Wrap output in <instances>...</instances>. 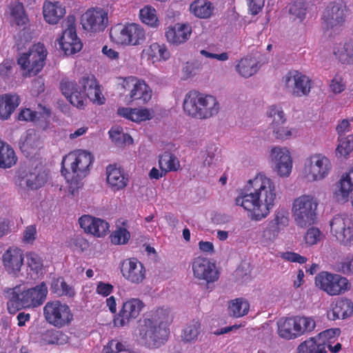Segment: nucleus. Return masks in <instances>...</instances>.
<instances>
[{
    "label": "nucleus",
    "mask_w": 353,
    "mask_h": 353,
    "mask_svg": "<svg viewBox=\"0 0 353 353\" xmlns=\"http://www.w3.org/2000/svg\"><path fill=\"white\" fill-rule=\"evenodd\" d=\"M283 79L288 92L294 97L307 96L310 92V79L297 70L288 72Z\"/></svg>",
    "instance_id": "ddd939ff"
},
{
    "label": "nucleus",
    "mask_w": 353,
    "mask_h": 353,
    "mask_svg": "<svg viewBox=\"0 0 353 353\" xmlns=\"http://www.w3.org/2000/svg\"><path fill=\"white\" fill-rule=\"evenodd\" d=\"M19 179H20V185H26L31 190H37L43 185L46 182V175L41 173L36 168L34 171H21L18 172Z\"/></svg>",
    "instance_id": "5701e85b"
},
{
    "label": "nucleus",
    "mask_w": 353,
    "mask_h": 353,
    "mask_svg": "<svg viewBox=\"0 0 353 353\" xmlns=\"http://www.w3.org/2000/svg\"><path fill=\"white\" fill-rule=\"evenodd\" d=\"M278 332L280 336L286 339L297 337L295 332V317L281 319L277 322Z\"/></svg>",
    "instance_id": "58836bf2"
},
{
    "label": "nucleus",
    "mask_w": 353,
    "mask_h": 353,
    "mask_svg": "<svg viewBox=\"0 0 353 353\" xmlns=\"http://www.w3.org/2000/svg\"><path fill=\"white\" fill-rule=\"evenodd\" d=\"M47 292V286L44 282L23 291H21L20 286L8 289V310L9 313L14 314L21 308L38 307L45 301Z\"/></svg>",
    "instance_id": "20e7f679"
},
{
    "label": "nucleus",
    "mask_w": 353,
    "mask_h": 353,
    "mask_svg": "<svg viewBox=\"0 0 353 353\" xmlns=\"http://www.w3.org/2000/svg\"><path fill=\"white\" fill-rule=\"evenodd\" d=\"M14 63L6 59L0 64V76L3 79H8L12 72Z\"/></svg>",
    "instance_id": "69168bd1"
},
{
    "label": "nucleus",
    "mask_w": 353,
    "mask_h": 353,
    "mask_svg": "<svg viewBox=\"0 0 353 353\" xmlns=\"http://www.w3.org/2000/svg\"><path fill=\"white\" fill-rule=\"evenodd\" d=\"M27 262L29 268L35 273L37 274L41 270L43 263L41 257L37 254L34 252L28 254Z\"/></svg>",
    "instance_id": "4d7b16f0"
},
{
    "label": "nucleus",
    "mask_w": 353,
    "mask_h": 353,
    "mask_svg": "<svg viewBox=\"0 0 353 353\" xmlns=\"http://www.w3.org/2000/svg\"><path fill=\"white\" fill-rule=\"evenodd\" d=\"M44 21L50 25H57L65 17L66 8L58 1L45 0L42 6Z\"/></svg>",
    "instance_id": "6ab92c4d"
},
{
    "label": "nucleus",
    "mask_w": 353,
    "mask_h": 353,
    "mask_svg": "<svg viewBox=\"0 0 353 353\" xmlns=\"http://www.w3.org/2000/svg\"><path fill=\"white\" fill-rule=\"evenodd\" d=\"M19 97L16 94H4L0 96V118L8 119L19 105Z\"/></svg>",
    "instance_id": "7c9ffc66"
},
{
    "label": "nucleus",
    "mask_w": 353,
    "mask_h": 353,
    "mask_svg": "<svg viewBox=\"0 0 353 353\" xmlns=\"http://www.w3.org/2000/svg\"><path fill=\"white\" fill-rule=\"evenodd\" d=\"M50 290L58 296H72L74 294L73 289L65 282L62 277L52 279Z\"/></svg>",
    "instance_id": "37998d69"
},
{
    "label": "nucleus",
    "mask_w": 353,
    "mask_h": 353,
    "mask_svg": "<svg viewBox=\"0 0 353 353\" xmlns=\"http://www.w3.org/2000/svg\"><path fill=\"white\" fill-rule=\"evenodd\" d=\"M80 24L87 36L95 37L103 32L108 26V13L100 7L90 8L81 14Z\"/></svg>",
    "instance_id": "6e6552de"
},
{
    "label": "nucleus",
    "mask_w": 353,
    "mask_h": 353,
    "mask_svg": "<svg viewBox=\"0 0 353 353\" xmlns=\"http://www.w3.org/2000/svg\"><path fill=\"white\" fill-rule=\"evenodd\" d=\"M268 116L272 118L271 123L272 129L282 125L285 122L283 110L276 107H272L268 112Z\"/></svg>",
    "instance_id": "864d4df0"
},
{
    "label": "nucleus",
    "mask_w": 353,
    "mask_h": 353,
    "mask_svg": "<svg viewBox=\"0 0 353 353\" xmlns=\"http://www.w3.org/2000/svg\"><path fill=\"white\" fill-rule=\"evenodd\" d=\"M123 86L124 88H130L132 86L130 94L132 101L141 100L145 103L151 99V92L148 90V87L143 82H137L135 79H132L130 81L125 80Z\"/></svg>",
    "instance_id": "cd10ccee"
},
{
    "label": "nucleus",
    "mask_w": 353,
    "mask_h": 353,
    "mask_svg": "<svg viewBox=\"0 0 353 353\" xmlns=\"http://www.w3.org/2000/svg\"><path fill=\"white\" fill-rule=\"evenodd\" d=\"M3 266L8 274L17 275L23 265V254L18 248H8L2 256Z\"/></svg>",
    "instance_id": "4be33fe9"
},
{
    "label": "nucleus",
    "mask_w": 353,
    "mask_h": 353,
    "mask_svg": "<svg viewBox=\"0 0 353 353\" xmlns=\"http://www.w3.org/2000/svg\"><path fill=\"white\" fill-rule=\"evenodd\" d=\"M339 241L345 245H350L353 243V219L351 217H350L344 234Z\"/></svg>",
    "instance_id": "052dcab7"
},
{
    "label": "nucleus",
    "mask_w": 353,
    "mask_h": 353,
    "mask_svg": "<svg viewBox=\"0 0 353 353\" xmlns=\"http://www.w3.org/2000/svg\"><path fill=\"white\" fill-rule=\"evenodd\" d=\"M192 270L196 278L203 279L208 283L214 282L219 278V273L214 263L205 258H196L192 263Z\"/></svg>",
    "instance_id": "a211bd4d"
},
{
    "label": "nucleus",
    "mask_w": 353,
    "mask_h": 353,
    "mask_svg": "<svg viewBox=\"0 0 353 353\" xmlns=\"http://www.w3.org/2000/svg\"><path fill=\"white\" fill-rule=\"evenodd\" d=\"M200 92L196 90H192L188 92L183 101V110L188 115L201 119L203 116L201 110Z\"/></svg>",
    "instance_id": "c85d7f7f"
},
{
    "label": "nucleus",
    "mask_w": 353,
    "mask_h": 353,
    "mask_svg": "<svg viewBox=\"0 0 353 353\" xmlns=\"http://www.w3.org/2000/svg\"><path fill=\"white\" fill-rule=\"evenodd\" d=\"M248 9L252 15H256L263 9L265 0H246Z\"/></svg>",
    "instance_id": "680f3d73"
},
{
    "label": "nucleus",
    "mask_w": 353,
    "mask_h": 353,
    "mask_svg": "<svg viewBox=\"0 0 353 353\" xmlns=\"http://www.w3.org/2000/svg\"><path fill=\"white\" fill-rule=\"evenodd\" d=\"M201 110L203 113L201 119L210 118L216 114L219 110V104L216 98L212 95L200 93Z\"/></svg>",
    "instance_id": "c9c22d12"
},
{
    "label": "nucleus",
    "mask_w": 353,
    "mask_h": 353,
    "mask_svg": "<svg viewBox=\"0 0 353 353\" xmlns=\"http://www.w3.org/2000/svg\"><path fill=\"white\" fill-rule=\"evenodd\" d=\"M321 236L322 234L317 228L312 227L307 230L304 239L306 244L313 245L321 241Z\"/></svg>",
    "instance_id": "5fc2aeb1"
},
{
    "label": "nucleus",
    "mask_w": 353,
    "mask_h": 353,
    "mask_svg": "<svg viewBox=\"0 0 353 353\" xmlns=\"http://www.w3.org/2000/svg\"><path fill=\"white\" fill-rule=\"evenodd\" d=\"M314 321L309 317H295V332L296 334L300 336L305 332H310L315 327Z\"/></svg>",
    "instance_id": "c03bdc74"
},
{
    "label": "nucleus",
    "mask_w": 353,
    "mask_h": 353,
    "mask_svg": "<svg viewBox=\"0 0 353 353\" xmlns=\"http://www.w3.org/2000/svg\"><path fill=\"white\" fill-rule=\"evenodd\" d=\"M40 144V137L34 129H28L21 135L19 141L20 150L26 157L38 149Z\"/></svg>",
    "instance_id": "bb28decb"
},
{
    "label": "nucleus",
    "mask_w": 353,
    "mask_h": 353,
    "mask_svg": "<svg viewBox=\"0 0 353 353\" xmlns=\"http://www.w3.org/2000/svg\"><path fill=\"white\" fill-rule=\"evenodd\" d=\"M110 137L116 144H120L124 141L125 134L119 127L112 128L109 131Z\"/></svg>",
    "instance_id": "774afa93"
},
{
    "label": "nucleus",
    "mask_w": 353,
    "mask_h": 353,
    "mask_svg": "<svg viewBox=\"0 0 353 353\" xmlns=\"http://www.w3.org/2000/svg\"><path fill=\"white\" fill-rule=\"evenodd\" d=\"M353 312V303L347 299H339L334 303L332 312L327 313V318L334 321L337 319H344Z\"/></svg>",
    "instance_id": "c756f323"
},
{
    "label": "nucleus",
    "mask_w": 353,
    "mask_h": 353,
    "mask_svg": "<svg viewBox=\"0 0 353 353\" xmlns=\"http://www.w3.org/2000/svg\"><path fill=\"white\" fill-rule=\"evenodd\" d=\"M139 17L141 23L152 28H158L161 22L157 10L151 5H145L139 10Z\"/></svg>",
    "instance_id": "72a5a7b5"
},
{
    "label": "nucleus",
    "mask_w": 353,
    "mask_h": 353,
    "mask_svg": "<svg viewBox=\"0 0 353 353\" xmlns=\"http://www.w3.org/2000/svg\"><path fill=\"white\" fill-rule=\"evenodd\" d=\"M92 234L101 237L104 236L109 231V223L101 219L94 218Z\"/></svg>",
    "instance_id": "3c124183"
},
{
    "label": "nucleus",
    "mask_w": 353,
    "mask_h": 353,
    "mask_svg": "<svg viewBox=\"0 0 353 353\" xmlns=\"http://www.w3.org/2000/svg\"><path fill=\"white\" fill-rule=\"evenodd\" d=\"M317 200L310 195H302L293 202L292 212L296 224L301 228L313 225L316 219Z\"/></svg>",
    "instance_id": "0eeeda50"
},
{
    "label": "nucleus",
    "mask_w": 353,
    "mask_h": 353,
    "mask_svg": "<svg viewBox=\"0 0 353 353\" xmlns=\"http://www.w3.org/2000/svg\"><path fill=\"white\" fill-rule=\"evenodd\" d=\"M66 28L61 34L57 35L56 42L58 44H82L81 39L78 37L74 16L66 18Z\"/></svg>",
    "instance_id": "b1692460"
},
{
    "label": "nucleus",
    "mask_w": 353,
    "mask_h": 353,
    "mask_svg": "<svg viewBox=\"0 0 353 353\" xmlns=\"http://www.w3.org/2000/svg\"><path fill=\"white\" fill-rule=\"evenodd\" d=\"M317 337H311L310 339L301 343L297 347L298 353H313L316 349Z\"/></svg>",
    "instance_id": "13d9d810"
},
{
    "label": "nucleus",
    "mask_w": 353,
    "mask_h": 353,
    "mask_svg": "<svg viewBox=\"0 0 353 353\" xmlns=\"http://www.w3.org/2000/svg\"><path fill=\"white\" fill-rule=\"evenodd\" d=\"M120 269L123 276L132 283L139 284L145 279V268L135 258L123 260L120 264Z\"/></svg>",
    "instance_id": "dca6fc26"
},
{
    "label": "nucleus",
    "mask_w": 353,
    "mask_h": 353,
    "mask_svg": "<svg viewBox=\"0 0 353 353\" xmlns=\"http://www.w3.org/2000/svg\"><path fill=\"white\" fill-rule=\"evenodd\" d=\"M336 271L346 275H353V256H347L334 265Z\"/></svg>",
    "instance_id": "8fccbe9b"
},
{
    "label": "nucleus",
    "mask_w": 353,
    "mask_h": 353,
    "mask_svg": "<svg viewBox=\"0 0 353 353\" xmlns=\"http://www.w3.org/2000/svg\"><path fill=\"white\" fill-rule=\"evenodd\" d=\"M92 160L91 154L85 151L79 152L77 155L70 154L62 160L61 174L67 180L77 181L86 176Z\"/></svg>",
    "instance_id": "39448f33"
},
{
    "label": "nucleus",
    "mask_w": 353,
    "mask_h": 353,
    "mask_svg": "<svg viewBox=\"0 0 353 353\" xmlns=\"http://www.w3.org/2000/svg\"><path fill=\"white\" fill-rule=\"evenodd\" d=\"M268 60L269 57L266 54L247 56L239 61L236 69L241 76L248 78L256 74L263 64L268 62Z\"/></svg>",
    "instance_id": "f3484780"
},
{
    "label": "nucleus",
    "mask_w": 353,
    "mask_h": 353,
    "mask_svg": "<svg viewBox=\"0 0 353 353\" xmlns=\"http://www.w3.org/2000/svg\"><path fill=\"white\" fill-rule=\"evenodd\" d=\"M170 321V311L159 308L143 316L138 321L137 338L140 344L150 349L163 345L169 336L167 323Z\"/></svg>",
    "instance_id": "f03ea898"
},
{
    "label": "nucleus",
    "mask_w": 353,
    "mask_h": 353,
    "mask_svg": "<svg viewBox=\"0 0 353 353\" xmlns=\"http://www.w3.org/2000/svg\"><path fill=\"white\" fill-rule=\"evenodd\" d=\"M191 34V27L188 24L176 23L168 27L165 37L170 43H183L188 41Z\"/></svg>",
    "instance_id": "a878e982"
},
{
    "label": "nucleus",
    "mask_w": 353,
    "mask_h": 353,
    "mask_svg": "<svg viewBox=\"0 0 353 353\" xmlns=\"http://www.w3.org/2000/svg\"><path fill=\"white\" fill-rule=\"evenodd\" d=\"M8 16L12 25L23 26L26 25L29 21L23 3L18 1H14L10 5L8 8Z\"/></svg>",
    "instance_id": "2f4dec72"
},
{
    "label": "nucleus",
    "mask_w": 353,
    "mask_h": 353,
    "mask_svg": "<svg viewBox=\"0 0 353 353\" xmlns=\"http://www.w3.org/2000/svg\"><path fill=\"white\" fill-rule=\"evenodd\" d=\"M345 88V85L343 83L342 78L336 75L331 81L330 89L335 94H339Z\"/></svg>",
    "instance_id": "338daca9"
},
{
    "label": "nucleus",
    "mask_w": 353,
    "mask_h": 353,
    "mask_svg": "<svg viewBox=\"0 0 353 353\" xmlns=\"http://www.w3.org/2000/svg\"><path fill=\"white\" fill-rule=\"evenodd\" d=\"M315 284L328 294L334 296L347 290L349 283L341 275L321 272L315 276Z\"/></svg>",
    "instance_id": "f8f14e48"
},
{
    "label": "nucleus",
    "mask_w": 353,
    "mask_h": 353,
    "mask_svg": "<svg viewBox=\"0 0 353 353\" xmlns=\"http://www.w3.org/2000/svg\"><path fill=\"white\" fill-rule=\"evenodd\" d=\"M339 144L336 149V155L347 157L353 150V136L339 137Z\"/></svg>",
    "instance_id": "49530a36"
},
{
    "label": "nucleus",
    "mask_w": 353,
    "mask_h": 353,
    "mask_svg": "<svg viewBox=\"0 0 353 353\" xmlns=\"http://www.w3.org/2000/svg\"><path fill=\"white\" fill-rule=\"evenodd\" d=\"M17 161V158L12 148L7 143L0 141V168H10Z\"/></svg>",
    "instance_id": "e433bc0d"
},
{
    "label": "nucleus",
    "mask_w": 353,
    "mask_h": 353,
    "mask_svg": "<svg viewBox=\"0 0 353 353\" xmlns=\"http://www.w3.org/2000/svg\"><path fill=\"white\" fill-rule=\"evenodd\" d=\"M170 54L165 46H147L142 51V57L152 60V63L167 60Z\"/></svg>",
    "instance_id": "f704fd0d"
},
{
    "label": "nucleus",
    "mask_w": 353,
    "mask_h": 353,
    "mask_svg": "<svg viewBox=\"0 0 353 353\" xmlns=\"http://www.w3.org/2000/svg\"><path fill=\"white\" fill-rule=\"evenodd\" d=\"M34 47H37L35 50L30 49L17 59V63L21 69L27 70L29 75H36L42 70L47 56L45 46H33Z\"/></svg>",
    "instance_id": "9b49d317"
},
{
    "label": "nucleus",
    "mask_w": 353,
    "mask_h": 353,
    "mask_svg": "<svg viewBox=\"0 0 353 353\" xmlns=\"http://www.w3.org/2000/svg\"><path fill=\"white\" fill-rule=\"evenodd\" d=\"M106 174L107 182L114 191L124 189L128 183V179L125 176L123 170L115 165H109L106 168Z\"/></svg>",
    "instance_id": "393cba45"
},
{
    "label": "nucleus",
    "mask_w": 353,
    "mask_h": 353,
    "mask_svg": "<svg viewBox=\"0 0 353 353\" xmlns=\"http://www.w3.org/2000/svg\"><path fill=\"white\" fill-rule=\"evenodd\" d=\"M94 218L90 215H83L79 219L80 227L87 233H92Z\"/></svg>",
    "instance_id": "e2e57ef3"
},
{
    "label": "nucleus",
    "mask_w": 353,
    "mask_h": 353,
    "mask_svg": "<svg viewBox=\"0 0 353 353\" xmlns=\"http://www.w3.org/2000/svg\"><path fill=\"white\" fill-rule=\"evenodd\" d=\"M201 325L198 322H192L183 330L181 338L185 342H192L197 339L200 333Z\"/></svg>",
    "instance_id": "de8ad7c7"
},
{
    "label": "nucleus",
    "mask_w": 353,
    "mask_h": 353,
    "mask_svg": "<svg viewBox=\"0 0 353 353\" xmlns=\"http://www.w3.org/2000/svg\"><path fill=\"white\" fill-rule=\"evenodd\" d=\"M339 192L345 199L353 190V168L349 172L343 174L338 183Z\"/></svg>",
    "instance_id": "79ce46f5"
},
{
    "label": "nucleus",
    "mask_w": 353,
    "mask_h": 353,
    "mask_svg": "<svg viewBox=\"0 0 353 353\" xmlns=\"http://www.w3.org/2000/svg\"><path fill=\"white\" fill-rule=\"evenodd\" d=\"M60 89L70 103L78 108L85 105L86 97L99 105L104 103L105 99L101 97L100 86L94 75L83 76L79 79V85L75 81L63 79Z\"/></svg>",
    "instance_id": "7ed1b4c3"
},
{
    "label": "nucleus",
    "mask_w": 353,
    "mask_h": 353,
    "mask_svg": "<svg viewBox=\"0 0 353 353\" xmlns=\"http://www.w3.org/2000/svg\"><path fill=\"white\" fill-rule=\"evenodd\" d=\"M289 12L295 19L302 21L306 13V6L302 1H296L290 6Z\"/></svg>",
    "instance_id": "603ef678"
},
{
    "label": "nucleus",
    "mask_w": 353,
    "mask_h": 353,
    "mask_svg": "<svg viewBox=\"0 0 353 353\" xmlns=\"http://www.w3.org/2000/svg\"><path fill=\"white\" fill-rule=\"evenodd\" d=\"M159 165L161 170L168 172L176 170L179 167V162L175 155L169 152H165L159 157Z\"/></svg>",
    "instance_id": "a19ab883"
},
{
    "label": "nucleus",
    "mask_w": 353,
    "mask_h": 353,
    "mask_svg": "<svg viewBox=\"0 0 353 353\" xmlns=\"http://www.w3.org/2000/svg\"><path fill=\"white\" fill-rule=\"evenodd\" d=\"M39 108L38 111H32L29 108L22 110L18 115V119L33 121L43 129H46L50 122L51 112L49 108L41 105H39Z\"/></svg>",
    "instance_id": "412c9836"
},
{
    "label": "nucleus",
    "mask_w": 353,
    "mask_h": 353,
    "mask_svg": "<svg viewBox=\"0 0 353 353\" xmlns=\"http://www.w3.org/2000/svg\"><path fill=\"white\" fill-rule=\"evenodd\" d=\"M111 41L115 44H140L145 39L144 29L139 24H117L110 31Z\"/></svg>",
    "instance_id": "1a4fd4ad"
},
{
    "label": "nucleus",
    "mask_w": 353,
    "mask_h": 353,
    "mask_svg": "<svg viewBox=\"0 0 353 353\" xmlns=\"http://www.w3.org/2000/svg\"><path fill=\"white\" fill-rule=\"evenodd\" d=\"M201 64L197 61L185 63L182 68V72L185 79L191 78L195 76L197 72L201 70Z\"/></svg>",
    "instance_id": "6e6d98bb"
},
{
    "label": "nucleus",
    "mask_w": 353,
    "mask_h": 353,
    "mask_svg": "<svg viewBox=\"0 0 353 353\" xmlns=\"http://www.w3.org/2000/svg\"><path fill=\"white\" fill-rule=\"evenodd\" d=\"M350 216L345 214H338L333 217L330 222V232L339 241L347 228Z\"/></svg>",
    "instance_id": "4c0bfd02"
},
{
    "label": "nucleus",
    "mask_w": 353,
    "mask_h": 353,
    "mask_svg": "<svg viewBox=\"0 0 353 353\" xmlns=\"http://www.w3.org/2000/svg\"><path fill=\"white\" fill-rule=\"evenodd\" d=\"M305 171L313 181L324 179L330 172L332 165L325 156L314 154L307 158L305 163Z\"/></svg>",
    "instance_id": "4468645a"
},
{
    "label": "nucleus",
    "mask_w": 353,
    "mask_h": 353,
    "mask_svg": "<svg viewBox=\"0 0 353 353\" xmlns=\"http://www.w3.org/2000/svg\"><path fill=\"white\" fill-rule=\"evenodd\" d=\"M43 315L48 323L59 328L68 325L73 319L69 307L59 301L48 302L43 307Z\"/></svg>",
    "instance_id": "9d476101"
},
{
    "label": "nucleus",
    "mask_w": 353,
    "mask_h": 353,
    "mask_svg": "<svg viewBox=\"0 0 353 353\" xmlns=\"http://www.w3.org/2000/svg\"><path fill=\"white\" fill-rule=\"evenodd\" d=\"M333 53L342 63H353V46H336Z\"/></svg>",
    "instance_id": "ea45409f"
},
{
    "label": "nucleus",
    "mask_w": 353,
    "mask_h": 353,
    "mask_svg": "<svg viewBox=\"0 0 353 353\" xmlns=\"http://www.w3.org/2000/svg\"><path fill=\"white\" fill-rule=\"evenodd\" d=\"M214 11L213 3L209 0H194L190 5V12L199 19L210 18Z\"/></svg>",
    "instance_id": "473e14b6"
},
{
    "label": "nucleus",
    "mask_w": 353,
    "mask_h": 353,
    "mask_svg": "<svg viewBox=\"0 0 353 353\" xmlns=\"http://www.w3.org/2000/svg\"><path fill=\"white\" fill-rule=\"evenodd\" d=\"M272 161L274 170L281 176H287L292 170V159L286 148H274L271 152Z\"/></svg>",
    "instance_id": "aec40b11"
},
{
    "label": "nucleus",
    "mask_w": 353,
    "mask_h": 353,
    "mask_svg": "<svg viewBox=\"0 0 353 353\" xmlns=\"http://www.w3.org/2000/svg\"><path fill=\"white\" fill-rule=\"evenodd\" d=\"M249 304L243 299H236L229 305V313L234 317H240L247 314Z\"/></svg>",
    "instance_id": "a18cd8bd"
},
{
    "label": "nucleus",
    "mask_w": 353,
    "mask_h": 353,
    "mask_svg": "<svg viewBox=\"0 0 353 353\" xmlns=\"http://www.w3.org/2000/svg\"><path fill=\"white\" fill-rule=\"evenodd\" d=\"M111 242L115 245L126 244L130 238V234L127 229L122 227H117L110 235Z\"/></svg>",
    "instance_id": "09e8293b"
},
{
    "label": "nucleus",
    "mask_w": 353,
    "mask_h": 353,
    "mask_svg": "<svg viewBox=\"0 0 353 353\" xmlns=\"http://www.w3.org/2000/svg\"><path fill=\"white\" fill-rule=\"evenodd\" d=\"M276 223L273 220L270 221L263 232V236H268V239H274L282 229L281 226L276 224Z\"/></svg>",
    "instance_id": "0e129e2a"
},
{
    "label": "nucleus",
    "mask_w": 353,
    "mask_h": 353,
    "mask_svg": "<svg viewBox=\"0 0 353 353\" xmlns=\"http://www.w3.org/2000/svg\"><path fill=\"white\" fill-rule=\"evenodd\" d=\"M143 307L144 304L139 299H130L124 302L119 313L114 319V325L123 327L128 325L139 315Z\"/></svg>",
    "instance_id": "2eb2a0df"
},
{
    "label": "nucleus",
    "mask_w": 353,
    "mask_h": 353,
    "mask_svg": "<svg viewBox=\"0 0 353 353\" xmlns=\"http://www.w3.org/2000/svg\"><path fill=\"white\" fill-rule=\"evenodd\" d=\"M216 148L212 145L208 146L205 152H201L202 159H203V166H210L217 160L215 154Z\"/></svg>",
    "instance_id": "bf43d9fd"
},
{
    "label": "nucleus",
    "mask_w": 353,
    "mask_h": 353,
    "mask_svg": "<svg viewBox=\"0 0 353 353\" xmlns=\"http://www.w3.org/2000/svg\"><path fill=\"white\" fill-rule=\"evenodd\" d=\"M276 199L275 185L263 174L250 179L235 199L236 205L251 212L252 219L259 221L270 213Z\"/></svg>",
    "instance_id": "f257e3e1"
},
{
    "label": "nucleus",
    "mask_w": 353,
    "mask_h": 353,
    "mask_svg": "<svg viewBox=\"0 0 353 353\" xmlns=\"http://www.w3.org/2000/svg\"><path fill=\"white\" fill-rule=\"evenodd\" d=\"M324 41L331 42L341 32L345 22V10L338 4L331 3L322 14Z\"/></svg>",
    "instance_id": "423d86ee"
}]
</instances>
